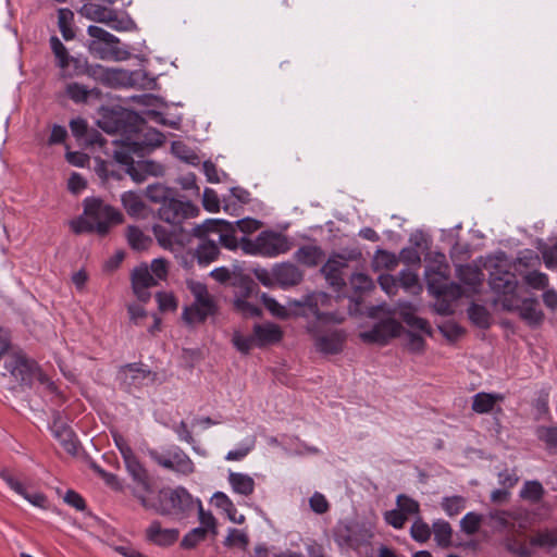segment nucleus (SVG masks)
I'll list each match as a JSON object with an SVG mask.
<instances>
[{
    "mask_svg": "<svg viewBox=\"0 0 557 557\" xmlns=\"http://www.w3.org/2000/svg\"><path fill=\"white\" fill-rule=\"evenodd\" d=\"M199 208L190 201H181L176 196H172L158 210L160 220L172 224H181L185 219L197 216Z\"/></svg>",
    "mask_w": 557,
    "mask_h": 557,
    "instance_id": "obj_9",
    "label": "nucleus"
},
{
    "mask_svg": "<svg viewBox=\"0 0 557 557\" xmlns=\"http://www.w3.org/2000/svg\"><path fill=\"white\" fill-rule=\"evenodd\" d=\"M232 343L234 347L242 354L248 355L253 346H256V338L251 336H244L240 332L236 331L233 334Z\"/></svg>",
    "mask_w": 557,
    "mask_h": 557,
    "instance_id": "obj_56",
    "label": "nucleus"
},
{
    "mask_svg": "<svg viewBox=\"0 0 557 557\" xmlns=\"http://www.w3.org/2000/svg\"><path fill=\"white\" fill-rule=\"evenodd\" d=\"M121 371L132 373L131 383H134L137 379H149L151 382L157 380V373L144 367L140 362L127 363L121 368Z\"/></svg>",
    "mask_w": 557,
    "mask_h": 557,
    "instance_id": "obj_45",
    "label": "nucleus"
},
{
    "mask_svg": "<svg viewBox=\"0 0 557 557\" xmlns=\"http://www.w3.org/2000/svg\"><path fill=\"white\" fill-rule=\"evenodd\" d=\"M256 346L263 347L278 343L283 337L281 327L273 323L256 324L253 326Z\"/></svg>",
    "mask_w": 557,
    "mask_h": 557,
    "instance_id": "obj_19",
    "label": "nucleus"
},
{
    "mask_svg": "<svg viewBox=\"0 0 557 557\" xmlns=\"http://www.w3.org/2000/svg\"><path fill=\"white\" fill-rule=\"evenodd\" d=\"M403 321L411 329L419 330L424 334L432 336V327L430 323L420 317H417L412 312L403 311L400 313Z\"/></svg>",
    "mask_w": 557,
    "mask_h": 557,
    "instance_id": "obj_49",
    "label": "nucleus"
},
{
    "mask_svg": "<svg viewBox=\"0 0 557 557\" xmlns=\"http://www.w3.org/2000/svg\"><path fill=\"white\" fill-rule=\"evenodd\" d=\"M50 47L55 58L58 59V65L61 69H66L71 62L74 64L75 67H78L81 59L70 57L65 46L57 36H52L50 38Z\"/></svg>",
    "mask_w": 557,
    "mask_h": 557,
    "instance_id": "obj_32",
    "label": "nucleus"
},
{
    "mask_svg": "<svg viewBox=\"0 0 557 557\" xmlns=\"http://www.w3.org/2000/svg\"><path fill=\"white\" fill-rule=\"evenodd\" d=\"M404 331L403 325L394 318H386L376 322L371 330L360 333L366 343L386 345L389 339L399 336Z\"/></svg>",
    "mask_w": 557,
    "mask_h": 557,
    "instance_id": "obj_11",
    "label": "nucleus"
},
{
    "mask_svg": "<svg viewBox=\"0 0 557 557\" xmlns=\"http://www.w3.org/2000/svg\"><path fill=\"white\" fill-rule=\"evenodd\" d=\"M195 503L198 505V518L201 524L200 528H207V532H211L213 535L218 534L216 519L210 511H205L202 504L199 499Z\"/></svg>",
    "mask_w": 557,
    "mask_h": 557,
    "instance_id": "obj_58",
    "label": "nucleus"
},
{
    "mask_svg": "<svg viewBox=\"0 0 557 557\" xmlns=\"http://www.w3.org/2000/svg\"><path fill=\"white\" fill-rule=\"evenodd\" d=\"M503 309L509 312H518L520 318L531 327L540 326L544 321V313L540 309L536 298H525L519 302L518 297L500 299Z\"/></svg>",
    "mask_w": 557,
    "mask_h": 557,
    "instance_id": "obj_8",
    "label": "nucleus"
},
{
    "mask_svg": "<svg viewBox=\"0 0 557 557\" xmlns=\"http://www.w3.org/2000/svg\"><path fill=\"white\" fill-rule=\"evenodd\" d=\"M482 516L475 512H468L460 521L461 530L469 534H475L481 525Z\"/></svg>",
    "mask_w": 557,
    "mask_h": 557,
    "instance_id": "obj_60",
    "label": "nucleus"
},
{
    "mask_svg": "<svg viewBox=\"0 0 557 557\" xmlns=\"http://www.w3.org/2000/svg\"><path fill=\"white\" fill-rule=\"evenodd\" d=\"M410 534L412 539L419 543L426 542L431 536V529L421 517H419L410 528Z\"/></svg>",
    "mask_w": 557,
    "mask_h": 557,
    "instance_id": "obj_54",
    "label": "nucleus"
},
{
    "mask_svg": "<svg viewBox=\"0 0 557 557\" xmlns=\"http://www.w3.org/2000/svg\"><path fill=\"white\" fill-rule=\"evenodd\" d=\"M397 509L403 512L404 516L418 515L420 512L419 503L412 497L406 494H399L396 498Z\"/></svg>",
    "mask_w": 557,
    "mask_h": 557,
    "instance_id": "obj_51",
    "label": "nucleus"
},
{
    "mask_svg": "<svg viewBox=\"0 0 557 557\" xmlns=\"http://www.w3.org/2000/svg\"><path fill=\"white\" fill-rule=\"evenodd\" d=\"M344 343L345 335L341 332H334L332 334L318 337L315 341V347L322 354L336 355L343 350Z\"/></svg>",
    "mask_w": 557,
    "mask_h": 557,
    "instance_id": "obj_22",
    "label": "nucleus"
},
{
    "mask_svg": "<svg viewBox=\"0 0 557 557\" xmlns=\"http://www.w3.org/2000/svg\"><path fill=\"white\" fill-rule=\"evenodd\" d=\"M397 281L398 285H400L406 290L416 293L414 289H417V292L421 289L418 275L409 269L401 270Z\"/></svg>",
    "mask_w": 557,
    "mask_h": 557,
    "instance_id": "obj_53",
    "label": "nucleus"
},
{
    "mask_svg": "<svg viewBox=\"0 0 557 557\" xmlns=\"http://www.w3.org/2000/svg\"><path fill=\"white\" fill-rule=\"evenodd\" d=\"M74 21V13L67 9L62 8L58 11V25L60 32L65 40H72L75 37V33L72 28Z\"/></svg>",
    "mask_w": 557,
    "mask_h": 557,
    "instance_id": "obj_39",
    "label": "nucleus"
},
{
    "mask_svg": "<svg viewBox=\"0 0 557 557\" xmlns=\"http://www.w3.org/2000/svg\"><path fill=\"white\" fill-rule=\"evenodd\" d=\"M171 151L176 158L188 164L197 165L200 162L198 154L183 141H173L171 145Z\"/></svg>",
    "mask_w": 557,
    "mask_h": 557,
    "instance_id": "obj_37",
    "label": "nucleus"
},
{
    "mask_svg": "<svg viewBox=\"0 0 557 557\" xmlns=\"http://www.w3.org/2000/svg\"><path fill=\"white\" fill-rule=\"evenodd\" d=\"M132 287H152L158 284L146 265L137 267L132 272Z\"/></svg>",
    "mask_w": 557,
    "mask_h": 557,
    "instance_id": "obj_41",
    "label": "nucleus"
},
{
    "mask_svg": "<svg viewBox=\"0 0 557 557\" xmlns=\"http://www.w3.org/2000/svg\"><path fill=\"white\" fill-rule=\"evenodd\" d=\"M122 203L127 214L134 218L139 216L146 208L141 198L134 191L124 193Z\"/></svg>",
    "mask_w": 557,
    "mask_h": 557,
    "instance_id": "obj_38",
    "label": "nucleus"
},
{
    "mask_svg": "<svg viewBox=\"0 0 557 557\" xmlns=\"http://www.w3.org/2000/svg\"><path fill=\"white\" fill-rule=\"evenodd\" d=\"M323 258H324V251L318 246H311V245L301 246L295 252V259L299 263H301L308 268L318 265L322 261Z\"/></svg>",
    "mask_w": 557,
    "mask_h": 557,
    "instance_id": "obj_27",
    "label": "nucleus"
},
{
    "mask_svg": "<svg viewBox=\"0 0 557 557\" xmlns=\"http://www.w3.org/2000/svg\"><path fill=\"white\" fill-rule=\"evenodd\" d=\"M360 257L361 252L358 249H352L347 253L334 252L321 267L320 273L334 292H341L346 286L343 270L347 268L348 261L358 260Z\"/></svg>",
    "mask_w": 557,
    "mask_h": 557,
    "instance_id": "obj_5",
    "label": "nucleus"
},
{
    "mask_svg": "<svg viewBox=\"0 0 557 557\" xmlns=\"http://www.w3.org/2000/svg\"><path fill=\"white\" fill-rule=\"evenodd\" d=\"M156 298L158 301L159 310L164 311H174L177 308V301L173 294L171 293H164V292H158L156 294Z\"/></svg>",
    "mask_w": 557,
    "mask_h": 557,
    "instance_id": "obj_62",
    "label": "nucleus"
},
{
    "mask_svg": "<svg viewBox=\"0 0 557 557\" xmlns=\"http://www.w3.org/2000/svg\"><path fill=\"white\" fill-rule=\"evenodd\" d=\"M87 33L90 37L96 38L108 46H113L120 42L119 38L114 35L110 34L102 27L90 25L88 26Z\"/></svg>",
    "mask_w": 557,
    "mask_h": 557,
    "instance_id": "obj_61",
    "label": "nucleus"
},
{
    "mask_svg": "<svg viewBox=\"0 0 557 557\" xmlns=\"http://www.w3.org/2000/svg\"><path fill=\"white\" fill-rule=\"evenodd\" d=\"M134 496L146 509L154 510L161 516H173L177 519L188 517L195 508V499L189 492L182 486L175 488H161L154 499H150L144 493L134 492Z\"/></svg>",
    "mask_w": 557,
    "mask_h": 557,
    "instance_id": "obj_1",
    "label": "nucleus"
},
{
    "mask_svg": "<svg viewBox=\"0 0 557 557\" xmlns=\"http://www.w3.org/2000/svg\"><path fill=\"white\" fill-rule=\"evenodd\" d=\"M4 367L21 386L30 387L35 381L42 384L47 381L38 363L23 352L11 355L5 360Z\"/></svg>",
    "mask_w": 557,
    "mask_h": 557,
    "instance_id": "obj_4",
    "label": "nucleus"
},
{
    "mask_svg": "<svg viewBox=\"0 0 557 557\" xmlns=\"http://www.w3.org/2000/svg\"><path fill=\"white\" fill-rule=\"evenodd\" d=\"M466 498L459 495L445 497L442 502V508L448 516H456L465 509Z\"/></svg>",
    "mask_w": 557,
    "mask_h": 557,
    "instance_id": "obj_55",
    "label": "nucleus"
},
{
    "mask_svg": "<svg viewBox=\"0 0 557 557\" xmlns=\"http://www.w3.org/2000/svg\"><path fill=\"white\" fill-rule=\"evenodd\" d=\"M178 537V529H163L159 520H153L145 531L146 541L160 547L172 546Z\"/></svg>",
    "mask_w": 557,
    "mask_h": 557,
    "instance_id": "obj_15",
    "label": "nucleus"
},
{
    "mask_svg": "<svg viewBox=\"0 0 557 557\" xmlns=\"http://www.w3.org/2000/svg\"><path fill=\"white\" fill-rule=\"evenodd\" d=\"M126 238L129 247L136 251H145L152 244L151 237L145 235L144 232L135 225H129L127 227Z\"/></svg>",
    "mask_w": 557,
    "mask_h": 557,
    "instance_id": "obj_30",
    "label": "nucleus"
},
{
    "mask_svg": "<svg viewBox=\"0 0 557 557\" xmlns=\"http://www.w3.org/2000/svg\"><path fill=\"white\" fill-rule=\"evenodd\" d=\"M75 69L76 75L86 74L87 76L100 82H107L109 79L108 70L100 64H88L87 61L84 60V64L81 62L78 67Z\"/></svg>",
    "mask_w": 557,
    "mask_h": 557,
    "instance_id": "obj_40",
    "label": "nucleus"
},
{
    "mask_svg": "<svg viewBox=\"0 0 557 557\" xmlns=\"http://www.w3.org/2000/svg\"><path fill=\"white\" fill-rule=\"evenodd\" d=\"M125 171L134 182L141 183L148 176H162L164 166L153 160H139Z\"/></svg>",
    "mask_w": 557,
    "mask_h": 557,
    "instance_id": "obj_17",
    "label": "nucleus"
},
{
    "mask_svg": "<svg viewBox=\"0 0 557 557\" xmlns=\"http://www.w3.org/2000/svg\"><path fill=\"white\" fill-rule=\"evenodd\" d=\"M140 146L141 144L132 141V136L126 137L120 146H116L112 156L117 163L131 168L135 162L132 154L143 156Z\"/></svg>",
    "mask_w": 557,
    "mask_h": 557,
    "instance_id": "obj_20",
    "label": "nucleus"
},
{
    "mask_svg": "<svg viewBox=\"0 0 557 557\" xmlns=\"http://www.w3.org/2000/svg\"><path fill=\"white\" fill-rule=\"evenodd\" d=\"M502 397L487 393H478L473 397L472 410L478 413H487L493 410L497 399Z\"/></svg>",
    "mask_w": 557,
    "mask_h": 557,
    "instance_id": "obj_42",
    "label": "nucleus"
},
{
    "mask_svg": "<svg viewBox=\"0 0 557 557\" xmlns=\"http://www.w3.org/2000/svg\"><path fill=\"white\" fill-rule=\"evenodd\" d=\"M207 528H195L190 530L181 541V547L184 549H193L207 537Z\"/></svg>",
    "mask_w": 557,
    "mask_h": 557,
    "instance_id": "obj_50",
    "label": "nucleus"
},
{
    "mask_svg": "<svg viewBox=\"0 0 557 557\" xmlns=\"http://www.w3.org/2000/svg\"><path fill=\"white\" fill-rule=\"evenodd\" d=\"M98 125L108 134L121 133L126 137L137 133L145 126V119L133 110L123 108L106 110Z\"/></svg>",
    "mask_w": 557,
    "mask_h": 557,
    "instance_id": "obj_3",
    "label": "nucleus"
},
{
    "mask_svg": "<svg viewBox=\"0 0 557 557\" xmlns=\"http://www.w3.org/2000/svg\"><path fill=\"white\" fill-rule=\"evenodd\" d=\"M136 136L137 139H133L132 141H137L141 144V154L144 156L145 151H151L152 149L160 147L165 141V136L163 133L158 131L157 128L150 127L147 125L145 121V126L137 133H132V137Z\"/></svg>",
    "mask_w": 557,
    "mask_h": 557,
    "instance_id": "obj_18",
    "label": "nucleus"
},
{
    "mask_svg": "<svg viewBox=\"0 0 557 557\" xmlns=\"http://www.w3.org/2000/svg\"><path fill=\"white\" fill-rule=\"evenodd\" d=\"M228 482L235 493L244 496H249L255 491V481L248 474L231 472L228 474Z\"/></svg>",
    "mask_w": 557,
    "mask_h": 557,
    "instance_id": "obj_31",
    "label": "nucleus"
},
{
    "mask_svg": "<svg viewBox=\"0 0 557 557\" xmlns=\"http://www.w3.org/2000/svg\"><path fill=\"white\" fill-rule=\"evenodd\" d=\"M539 438L548 447H557V426L542 428L539 431Z\"/></svg>",
    "mask_w": 557,
    "mask_h": 557,
    "instance_id": "obj_64",
    "label": "nucleus"
},
{
    "mask_svg": "<svg viewBox=\"0 0 557 557\" xmlns=\"http://www.w3.org/2000/svg\"><path fill=\"white\" fill-rule=\"evenodd\" d=\"M78 12L90 21L106 24V22L110 20L109 15L113 13V9L88 2L85 3Z\"/></svg>",
    "mask_w": 557,
    "mask_h": 557,
    "instance_id": "obj_28",
    "label": "nucleus"
},
{
    "mask_svg": "<svg viewBox=\"0 0 557 557\" xmlns=\"http://www.w3.org/2000/svg\"><path fill=\"white\" fill-rule=\"evenodd\" d=\"M273 557H324V549L322 545L313 542L307 545V556L302 555L301 553L287 549L275 554Z\"/></svg>",
    "mask_w": 557,
    "mask_h": 557,
    "instance_id": "obj_57",
    "label": "nucleus"
},
{
    "mask_svg": "<svg viewBox=\"0 0 557 557\" xmlns=\"http://www.w3.org/2000/svg\"><path fill=\"white\" fill-rule=\"evenodd\" d=\"M505 548L507 552L517 557H531L533 554L531 548L518 541L516 537L506 539Z\"/></svg>",
    "mask_w": 557,
    "mask_h": 557,
    "instance_id": "obj_59",
    "label": "nucleus"
},
{
    "mask_svg": "<svg viewBox=\"0 0 557 557\" xmlns=\"http://www.w3.org/2000/svg\"><path fill=\"white\" fill-rule=\"evenodd\" d=\"M222 230H232V223L222 219H207L203 223L196 225L190 231V235L206 240L209 233L221 232Z\"/></svg>",
    "mask_w": 557,
    "mask_h": 557,
    "instance_id": "obj_24",
    "label": "nucleus"
},
{
    "mask_svg": "<svg viewBox=\"0 0 557 557\" xmlns=\"http://www.w3.org/2000/svg\"><path fill=\"white\" fill-rule=\"evenodd\" d=\"M202 206L209 212H218L220 210V199L213 189H205L202 197Z\"/></svg>",
    "mask_w": 557,
    "mask_h": 557,
    "instance_id": "obj_63",
    "label": "nucleus"
},
{
    "mask_svg": "<svg viewBox=\"0 0 557 557\" xmlns=\"http://www.w3.org/2000/svg\"><path fill=\"white\" fill-rule=\"evenodd\" d=\"M260 255L265 257H275L288 251L289 245L287 238L272 231H263L258 235Z\"/></svg>",
    "mask_w": 557,
    "mask_h": 557,
    "instance_id": "obj_14",
    "label": "nucleus"
},
{
    "mask_svg": "<svg viewBox=\"0 0 557 557\" xmlns=\"http://www.w3.org/2000/svg\"><path fill=\"white\" fill-rule=\"evenodd\" d=\"M149 456L160 467L183 475H189L195 471V465L187 454L180 447H173L165 453L150 450Z\"/></svg>",
    "mask_w": 557,
    "mask_h": 557,
    "instance_id": "obj_7",
    "label": "nucleus"
},
{
    "mask_svg": "<svg viewBox=\"0 0 557 557\" xmlns=\"http://www.w3.org/2000/svg\"><path fill=\"white\" fill-rule=\"evenodd\" d=\"M544 495L543 485L539 481H528L524 483L520 497L533 504L539 503Z\"/></svg>",
    "mask_w": 557,
    "mask_h": 557,
    "instance_id": "obj_46",
    "label": "nucleus"
},
{
    "mask_svg": "<svg viewBox=\"0 0 557 557\" xmlns=\"http://www.w3.org/2000/svg\"><path fill=\"white\" fill-rule=\"evenodd\" d=\"M223 544L226 547L238 546L243 550H246L249 545V537L244 531L231 529Z\"/></svg>",
    "mask_w": 557,
    "mask_h": 557,
    "instance_id": "obj_52",
    "label": "nucleus"
},
{
    "mask_svg": "<svg viewBox=\"0 0 557 557\" xmlns=\"http://www.w3.org/2000/svg\"><path fill=\"white\" fill-rule=\"evenodd\" d=\"M177 191L174 188L164 186L163 184L156 183L147 186L146 196L154 203H165L172 196H176Z\"/></svg>",
    "mask_w": 557,
    "mask_h": 557,
    "instance_id": "obj_33",
    "label": "nucleus"
},
{
    "mask_svg": "<svg viewBox=\"0 0 557 557\" xmlns=\"http://www.w3.org/2000/svg\"><path fill=\"white\" fill-rule=\"evenodd\" d=\"M120 453L124 459L128 473L137 484L133 493L138 491L144 493L146 496L151 494L152 483L150 476L144 466L139 462L133 449L127 444H123V446L120 447Z\"/></svg>",
    "mask_w": 557,
    "mask_h": 557,
    "instance_id": "obj_10",
    "label": "nucleus"
},
{
    "mask_svg": "<svg viewBox=\"0 0 557 557\" xmlns=\"http://www.w3.org/2000/svg\"><path fill=\"white\" fill-rule=\"evenodd\" d=\"M434 533V541L441 548H448L451 546L453 529L447 521L437 520L432 525Z\"/></svg>",
    "mask_w": 557,
    "mask_h": 557,
    "instance_id": "obj_35",
    "label": "nucleus"
},
{
    "mask_svg": "<svg viewBox=\"0 0 557 557\" xmlns=\"http://www.w3.org/2000/svg\"><path fill=\"white\" fill-rule=\"evenodd\" d=\"M187 287L193 294L195 301L191 306L185 307L182 318L188 323H203L209 317L218 313L219 307L212 295L209 294L207 285L201 282L188 281Z\"/></svg>",
    "mask_w": 557,
    "mask_h": 557,
    "instance_id": "obj_2",
    "label": "nucleus"
},
{
    "mask_svg": "<svg viewBox=\"0 0 557 557\" xmlns=\"http://www.w3.org/2000/svg\"><path fill=\"white\" fill-rule=\"evenodd\" d=\"M373 262L375 263L376 268L394 270L398 265L399 259L394 252L387 251L385 249H377L375 251Z\"/></svg>",
    "mask_w": 557,
    "mask_h": 557,
    "instance_id": "obj_48",
    "label": "nucleus"
},
{
    "mask_svg": "<svg viewBox=\"0 0 557 557\" xmlns=\"http://www.w3.org/2000/svg\"><path fill=\"white\" fill-rule=\"evenodd\" d=\"M470 321L478 327L486 330L491 326V313L488 310L475 302H472L467 310Z\"/></svg>",
    "mask_w": 557,
    "mask_h": 557,
    "instance_id": "obj_34",
    "label": "nucleus"
},
{
    "mask_svg": "<svg viewBox=\"0 0 557 557\" xmlns=\"http://www.w3.org/2000/svg\"><path fill=\"white\" fill-rule=\"evenodd\" d=\"M333 536L341 547H352L356 544V540L352 536V528L348 523L339 522L333 530Z\"/></svg>",
    "mask_w": 557,
    "mask_h": 557,
    "instance_id": "obj_43",
    "label": "nucleus"
},
{
    "mask_svg": "<svg viewBox=\"0 0 557 557\" xmlns=\"http://www.w3.org/2000/svg\"><path fill=\"white\" fill-rule=\"evenodd\" d=\"M110 20L106 22L112 29L117 32H129L137 28L136 23L127 13L120 14L113 9V13L109 15Z\"/></svg>",
    "mask_w": 557,
    "mask_h": 557,
    "instance_id": "obj_36",
    "label": "nucleus"
},
{
    "mask_svg": "<svg viewBox=\"0 0 557 557\" xmlns=\"http://www.w3.org/2000/svg\"><path fill=\"white\" fill-rule=\"evenodd\" d=\"M50 429L63 449L67 454L75 456L78 449V441L71 426L61 419L59 411H53V422Z\"/></svg>",
    "mask_w": 557,
    "mask_h": 557,
    "instance_id": "obj_13",
    "label": "nucleus"
},
{
    "mask_svg": "<svg viewBox=\"0 0 557 557\" xmlns=\"http://www.w3.org/2000/svg\"><path fill=\"white\" fill-rule=\"evenodd\" d=\"M349 283L355 294L360 298L362 294L368 293L374 288L373 280L366 273H354Z\"/></svg>",
    "mask_w": 557,
    "mask_h": 557,
    "instance_id": "obj_44",
    "label": "nucleus"
},
{
    "mask_svg": "<svg viewBox=\"0 0 557 557\" xmlns=\"http://www.w3.org/2000/svg\"><path fill=\"white\" fill-rule=\"evenodd\" d=\"M529 544L550 552L557 547V529L537 530L529 537Z\"/></svg>",
    "mask_w": 557,
    "mask_h": 557,
    "instance_id": "obj_25",
    "label": "nucleus"
},
{
    "mask_svg": "<svg viewBox=\"0 0 557 557\" xmlns=\"http://www.w3.org/2000/svg\"><path fill=\"white\" fill-rule=\"evenodd\" d=\"M84 214L92 219L95 223L107 222L109 226L123 222V214L99 198H86L84 200Z\"/></svg>",
    "mask_w": 557,
    "mask_h": 557,
    "instance_id": "obj_12",
    "label": "nucleus"
},
{
    "mask_svg": "<svg viewBox=\"0 0 557 557\" xmlns=\"http://www.w3.org/2000/svg\"><path fill=\"white\" fill-rule=\"evenodd\" d=\"M294 305L297 307H307L309 311L317 318L319 321L323 322H334L342 323L344 318H337L334 313H324L319 310V300L314 294H309L304 296L300 300H295Z\"/></svg>",
    "mask_w": 557,
    "mask_h": 557,
    "instance_id": "obj_21",
    "label": "nucleus"
},
{
    "mask_svg": "<svg viewBox=\"0 0 557 557\" xmlns=\"http://www.w3.org/2000/svg\"><path fill=\"white\" fill-rule=\"evenodd\" d=\"M71 230L75 234L94 233L106 236L109 233V224L107 222H91L88 219L79 216L70 222Z\"/></svg>",
    "mask_w": 557,
    "mask_h": 557,
    "instance_id": "obj_26",
    "label": "nucleus"
},
{
    "mask_svg": "<svg viewBox=\"0 0 557 557\" xmlns=\"http://www.w3.org/2000/svg\"><path fill=\"white\" fill-rule=\"evenodd\" d=\"M485 268L490 269L488 285L494 293L503 296L502 299L518 297L516 294L518 281L515 273L492 259L488 260Z\"/></svg>",
    "mask_w": 557,
    "mask_h": 557,
    "instance_id": "obj_6",
    "label": "nucleus"
},
{
    "mask_svg": "<svg viewBox=\"0 0 557 557\" xmlns=\"http://www.w3.org/2000/svg\"><path fill=\"white\" fill-rule=\"evenodd\" d=\"M482 272L480 269L472 267L470 264L461 265L458 269V277L459 280L470 286L480 285L482 282Z\"/></svg>",
    "mask_w": 557,
    "mask_h": 557,
    "instance_id": "obj_47",
    "label": "nucleus"
},
{
    "mask_svg": "<svg viewBox=\"0 0 557 557\" xmlns=\"http://www.w3.org/2000/svg\"><path fill=\"white\" fill-rule=\"evenodd\" d=\"M201 243L196 248V259L200 265H206L214 261L219 255L220 249L218 245L211 239H200Z\"/></svg>",
    "mask_w": 557,
    "mask_h": 557,
    "instance_id": "obj_29",
    "label": "nucleus"
},
{
    "mask_svg": "<svg viewBox=\"0 0 557 557\" xmlns=\"http://www.w3.org/2000/svg\"><path fill=\"white\" fill-rule=\"evenodd\" d=\"M275 282L283 288L293 287L304 280V272L294 263L283 262L273 268Z\"/></svg>",
    "mask_w": 557,
    "mask_h": 557,
    "instance_id": "obj_16",
    "label": "nucleus"
},
{
    "mask_svg": "<svg viewBox=\"0 0 557 557\" xmlns=\"http://www.w3.org/2000/svg\"><path fill=\"white\" fill-rule=\"evenodd\" d=\"M65 92L75 103H86L90 98L100 99L102 97V92L99 88L89 89L78 83L67 84Z\"/></svg>",
    "mask_w": 557,
    "mask_h": 557,
    "instance_id": "obj_23",
    "label": "nucleus"
}]
</instances>
